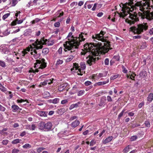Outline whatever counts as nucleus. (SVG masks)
<instances>
[{
	"label": "nucleus",
	"instance_id": "nucleus-1",
	"mask_svg": "<svg viewBox=\"0 0 153 153\" xmlns=\"http://www.w3.org/2000/svg\"><path fill=\"white\" fill-rule=\"evenodd\" d=\"M120 5L122 8V12L120 13H118V15L120 17L124 18L127 16L126 22L130 25L139 21V19L137 17L138 13L141 19V16L139 13H142L144 11L141 1L137 2L134 5L133 2L130 1L129 2L125 4L121 3Z\"/></svg>",
	"mask_w": 153,
	"mask_h": 153
},
{
	"label": "nucleus",
	"instance_id": "nucleus-2",
	"mask_svg": "<svg viewBox=\"0 0 153 153\" xmlns=\"http://www.w3.org/2000/svg\"><path fill=\"white\" fill-rule=\"evenodd\" d=\"M106 33L105 31L101 30L100 33L93 36L92 38L94 39H96L98 41H100L103 42V43L100 46L99 48L97 49H92L91 51V53L87 56L86 58V62L89 65H92L94 64L96 61L99 59V57H96L100 54H104L107 53L109 49L110 46L109 42L107 41L104 36V35Z\"/></svg>",
	"mask_w": 153,
	"mask_h": 153
},
{
	"label": "nucleus",
	"instance_id": "nucleus-3",
	"mask_svg": "<svg viewBox=\"0 0 153 153\" xmlns=\"http://www.w3.org/2000/svg\"><path fill=\"white\" fill-rule=\"evenodd\" d=\"M67 38L68 40L63 44L65 47L64 51L65 52L68 51V53L73 55L76 54L79 44V42L75 40L76 37L72 35V33L70 32Z\"/></svg>",
	"mask_w": 153,
	"mask_h": 153
},
{
	"label": "nucleus",
	"instance_id": "nucleus-4",
	"mask_svg": "<svg viewBox=\"0 0 153 153\" xmlns=\"http://www.w3.org/2000/svg\"><path fill=\"white\" fill-rule=\"evenodd\" d=\"M30 45L28 47L25 49H23L20 53H17L15 54V55L17 56V59H19V57L23 58L25 57L26 58H27L29 56L30 54L33 55V56L36 59L38 56L39 55L37 54V52L36 51L34 50H31L32 47L30 48Z\"/></svg>",
	"mask_w": 153,
	"mask_h": 153
},
{
	"label": "nucleus",
	"instance_id": "nucleus-5",
	"mask_svg": "<svg viewBox=\"0 0 153 153\" xmlns=\"http://www.w3.org/2000/svg\"><path fill=\"white\" fill-rule=\"evenodd\" d=\"M54 43L53 40L51 41H48L47 39L43 38L41 39L40 40L37 39L34 43L30 45V47H32L31 50L34 49L35 51H36V50L42 48L43 45H47L48 46H51L53 45Z\"/></svg>",
	"mask_w": 153,
	"mask_h": 153
},
{
	"label": "nucleus",
	"instance_id": "nucleus-6",
	"mask_svg": "<svg viewBox=\"0 0 153 153\" xmlns=\"http://www.w3.org/2000/svg\"><path fill=\"white\" fill-rule=\"evenodd\" d=\"M94 39L95 42L91 43L90 44L86 43L84 45V49L85 51H83L81 53L82 55H86V56L89 55L90 53H91V51L92 49H97V48H99L100 47V46H101V45L103 44L99 42H97L95 40L96 39Z\"/></svg>",
	"mask_w": 153,
	"mask_h": 153
},
{
	"label": "nucleus",
	"instance_id": "nucleus-7",
	"mask_svg": "<svg viewBox=\"0 0 153 153\" xmlns=\"http://www.w3.org/2000/svg\"><path fill=\"white\" fill-rule=\"evenodd\" d=\"M36 62L34 64V69H31L29 71V72H32L35 74L36 72H42V70L46 67V63L43 59H37Z\"/></svg>",
	"mask_w": 153,
	"mask_h": 153
},
{
	"label": "nucleus",
	"instance_id": "nucleus-8",
	"mask_svg": "<svg viewBox=\"0 0 153 153\" xmlns=\"http://www.w3.org/2000/svg\"><path fill=\"white\" fill-rule=\"evenodd\" d=\"M148 25L146 23L143 22L138 25L136 27H131L129 28L130 30L133 32L135 33L140 34L143 33L144 31L147 30Z\"/></svg>",
	"mask_w": 153,
	"mask_h": 153
},
{
	"label": "nucleus",
	"instance_id": "nucleus-9",
	"mask_svg": "<svg viewBox=\"0 0 153 153\" xmlns=\"http://www.w3.org/2000/svg\"><path fill=\"white\" fill-rule=\"evenodd\" d=\"M38 127L40 130L48 131L52 130V124L50 122H48L46 123L44 121H41L38 124Z\"/></svg>",
	"mask_w": 153,
	"mask_h": 153
},
{
	"label": "nucleus",
	"instance_id": "nucleus-10",
	"mask_svg": "<svg viewBox=\"0 0 153 153\" xmlns=\"http://www.w3.org/2000/svg\"><path fill=\"white\" fill-rule=\"evenodd\" d=\"M87 33H81L79 35V36L78 37H76V41L79 42V46L80 45V43L82 41H84L87 38Z\"/></svg>",
	"mask_w": 153,
	"mask_h": 153
},
{
	"label": "nucleus",
	"instance_id": "nucleus-11",
	"mask_svg": "<svg viewBox=\"0 0 153 153\" xmlns=\"http://www.w3.org/2000/svg\"><path fill=\"white\" fill-rule=\"evenodd\" d=\"M67 83H63L59 85L58 88V90L60 91H65L66 92L68 91L69 88Z\"/></svg>",
	"mask_w": 153,
	"mask_h": 153
},
{
	"label": "nucleus",
	"instance_id": "nucleus-12",
	"mask_svg": "<svg viewBox=\"0 0 153 153\" xmlns=\"http://www.w3.org/2000/svg\"><path fill=\"white\" fill-rule=\"evenodd\" d=\"M86 68L85 64L84 62H82L80 63V68H79V71L80 72V74H78L80 75H82L83 74V70L85 69Z\"/></svg>",
	"mask_w": 153,
	"mask_h": 153
},
{
	"label": "nucleus",
	"instance_id": "nucleus-13",
	"mask_svg": "<svg viewBox=\"0 0 153 153\" xmlns=\"http://www.w3.org/2000/svg\"><path fill=\"white\" fill-rule=\"evenodd\" d=\"M0 50L3 53L9 54V49L5 46L2 45L1 46Z\"/></svg>",
	"mask_w": 153,
	"mask_h": 153
},
{
	"label": "nucleus",
	"instance_id": "nucleus-14",
	"mask_svg": "<svg viewBox=\"0 0 153 153\" xmlns=\"http://www.w3.org/2000/svg\"><path fill=\"white\" fill-rule=\"evenodd\" d=\"M69 132L67 130L65 131H61L58 134V136L60 138L64 137L65 136H68Z\"/></svg>",
	"mask_w": 153,
	"mask_h": 153
},
{
	"label": "nucleus",
	"instance_id": "nucleus-15",
	"mask_svg": "<svg viewBox=\"0 0 153 153\" xmlns=\"http://www.w3.org/2000/svg\"><path fill=\"white\" fill-rule=\"evenodd\" d=\"M12 111L14 112H16L18 110L21 111L22 108H20L16 104H13L11 106Z\"/></svg>",
	"mask_w": 153,
	"mask_h": 153
},
{
	"label": "nucleus",
	"instance_id": "nucleus-16",
	"mask_svg": "<svg viewBox=\"0 0 153 153\" xmlns=\"http://www.w3.org/2000/svg\"><path fill=\"white\" fill-rule=\"evenodd\" d=\"M109 82V79H108L105 81L99 82L95 83L94 84L95 86H100L102 85H105L108 83Z\"/></svg>",
	"mask_w": 153,
	"mask_h": 153
},
{
	"label": "nucleus",
	"instance_id": "nucleus-17",
	"mask_svg": "<svg viewBox=\"0 0 153 153\" xmlns=\"http://www.w3.org/2000/svg\"><path fill=\"white\" fill-rule=\"evenodd\" d=\"M36 128L35 124L27 125L26 126V128L30 130H34Z\"/></svg>",
	"mask_w": 153,
	"mask_h": 153
},
{
	"label": "nucleus",
	"instance_id": "nucleus-18",
	"mask_svg": "<svg viewBox=\"0 0 153 153\" xmlns=\"http://www.w3.org/2000/svg\"><path fill=\"white\" fill-rule=\"evenodd\" d=\"M36 113L41 117H46L47 112L44 111H38Z\"/></svg>",
	"mask_w": 153,
	"mask_h": 153
},
{
	"label": "nucleus",
	"instance_id": "nucleus-19",
	"mask_svg": "<svg viewBox=\"0 0 153 153\" xmlns=\"http://www.w3.org/2000/svg\"><path fill=\"white\" fill-rule=\"evenodd\" d=\"M107 72H103L102 73L97 74L95 76L97 77H98V78H99L102 77H105L107 76Z\"/></svg>",
	"mask_w": 153,
	"mask_h": 153
},
{
	"label": "nucleus",
	"instance_id": "nucleus-20",
	"mask_svg": "<svg viewBox=\"0 0 153 153\" xmlns=\"http://www.w3.org/2000/svg\"><path fill=\"white\" fill-rule=\"evenodd\" d=\"M23 22V20H18V19L16 18L15 21H13L12 22V25H16V24H20L22 23Z\"/></svg>",
	"mask_w": 153,
	"mask_h": 153
},
{
	"label": "nucleus",
	"instance_id": "nucleus-21",
	"mask_svg": "<svg viewBox=\"0 0 153 153\" xmlns=\"http://www.w3.org/2000/svg\"><path fill=\"white\" fill-rule=\"evenodd\" d=\"M113 137L112 136L108 137L103 141L104 144H105L110 142L113 139Z\"/></svg>",
	"mask_w": 153,
	"mask_h": 153
},
{
	"label": "nucleus",
	"instance_id": "nucleus-22",
	"mask_svg": "<svg viewBox=\"0 0 153 153\" xmlns=\"http://www.w3.org/2000/svg\"><path fill=\"white\" fill-rule=\"evenodd\" d=\"M106 100V97H102L100 100L99 105L100 106H102L105 103Z\"/></svg>",
	"mask_w": 153,
	"mask_h": 153
},
{
	"label": "nucleus",
	"instance_id": "nucleus-23",
	"mask_svg": "<svg viewBox=\"0 0 153 153\" xmlns=\"http://www.w3.org/2000/svg\"><path fill=\"white\" fill-rule=\"evenodd\" d=\"M79 121L78 120H76L72 123L71 126L73 128H75L79 125Z\"/></svg>",
	"mask_w": 153,
	"mask_h": 153
},
{
	"label": "nucleus",
	"instance_id": "nucleus-24",
	"mask_svg": "<svg viewBox=\"0 0 153 153\" xmlns=\"http://www.w3.org/2000/svg\"><path fill=\"white\" fill-rule=\"evenodd\" d=\"M80 102H79L76 104H73L71 105L69 108L70 110H71L74 108H76L78 106V105L80 104Z\"/></svg>",
	"mask_w": 153,
	"mask_h": 153
},
{
	"label": "nucleus",
	"instance_id": "nucleus-25",
	"mask_svg": "<svg viewBox=\"0 0 153 153\" xmlns=\"http://www.w3.org/2000/svg\"><path fill=\"white\" fill-rule=\"evenodd\" d=\"M62 48L61 47H60L58 50L56 52L55 54L54 55V58H56L57 57V55H58V54L59 53V54H62Z\"/></svg>",
	"mask_w": 153,
	"mask_h": 153
},
{
	"label": "nucleus",
	"instance_id": "nucleus-26",
	"mask_svg": "<svg viewBox=\"0 0 153 153\" xmlns=\"http://www.w3.org/2000/svg\"><path fill=\"white\" fill-rule=\"evenodd\" d=\"M63 14V12L61 10H60L58 11L56 15L57 17H59L62 16Z\"/></svg>",
	"mask_w": 153,
	"mask_h": 153
},
{
	"label": "nucleus",
	"instance_id": "nucleus-27",
	"mask_svg": "<svg viewBox=\"0 0 153 153\" xmlns=\"http://www.w3.org/2000/svg\"><path fill=\"white\" fill-rule=\"evenodd\" d=\"M32 33V30L30 29H28L25 31L24 35L25 36L29 35Z\"/></svg>",
	"mask_w": 153,
	"mask_h": 153
},
{
	"label": "nucleus",
	"instance_id": "nucleus-28",
	"mask_svg": "<svg viewBox=\"0 0 153 153\" xmlns=\"http://www.w3.org/2000/svg\"><path fill=\"white\" fill-rule=\"evenodd\" d=\"M147 101L151 102L153 100V94L152 93H150L147 97Z\"/></svg>",
	"mask_w": 153,
	"mask_h": 153
},
{
	"label": "nucleus",
	"instance_id": "nucleus-29",
	"mask_svg": "<svg viewBox=\"0 0 153 153\" xmlns=\"http://www.w3.org/2000/svg\"><path fill=\"white\" fill-rule=\"evenodd\" d=\"M139 76L141 77H145L147 75V73L145 71H141L139 74Z\"/></svg>",
	"mask_w": 153,
	"mask_h": 153
},
{
	"label": "nucleus",
	"instance_id": "nucleus-30",
	"mask_svg": "<svg viewBox=\"0 0 153 153\" xmlns=\"http://www.w3.org/2000/svg\"><path fill=\"white\" fill-rule=\"evenodd\" d=\"M74 56L73 55H70L65 60V62H69L74 58Z\"/></svg>",
	"mask_w": 153,
	"mask_h": 153
},
{
	"label": "nucleus",
	"instance_id": "nucleus-31",
	"mask_svg": "<svg viewBox=\"0 0 153 153\" xmlns=\"http://www.w3.org/2000/svg\"><path fill=\"white\" fill-rule=\"evenodd\" d=\"M130 146L129 145H128L126 146L123 150V153H126L128 152L129 150L130 149Z\"/></svg>",
	"mask_w": 153,
	"mask_h": 153
},
{
	"label": "nucleus",
	"instance_id": "nucleus-32",
	"mask_svg": "<svg viewBox=\"0 0 153 153\" xmlns=\"http://www.w3.org/2000/svg\"><path fill=\"white\" fill-rule=\"evenodd\" d=\"M8 31L7 30L5 31L3 33L0 32V36L3 37L8 35L9 34Z\"/></svg>",
	"mask_w": 153,
	"mask_h": 153
},
{
	"label": "nucleus",
	"instance_id": "nucleus-33",
	"mask_svg": "<svg viewBox=\"0 0 153 153\" xmlns=\"http://www.w3.org/2000/svg\"><path fill=\"white\" fill-rule=\"evenodd\" d=\"M42 95L44 98H46L50 96V94L48 91H45L43 94Z\"/></svg>",
	"mask_w": 153,
	"mask_h": 153
},
{
	"label": "nucleus",
	"instance_id": "nucleus-34",
	"mask_svg": "<svg viewBox=\"0 0 153 153\" xmlns=\"http://www.w3.org/2000/svg\"><path fill=\"white\" fill-rule=\"evenodd\" d=\"M22 67H16L13 68V69L16 72L20 73L22 72Z\"/></svg>",
	"mask_w": 153,
	"mask_h": 153
},
{
	"label": "nucleus",
	"instance_id": "nucleus-35",
	"mask_svg": "<svg viewBox=\"0 0 153 153\" xmlns=\"http://www.w3.org/2000/svg\"><path fill=\"white\" fill-rule=\"evenodd\" d=\"M21 140L17 139L13 140L12 142V143L13 144H15L20 143V141H21Z\"/></svg>",
	"mask_w": 153,
	"mask_h": 153
},
{
	"label": "nucleus",
	"instance_id": "nucleus-36",
	"mask_svg": "<svg viewBox=\"0 0 153 153\" xmlns=\"http://www.w3.org/2000/svg\"><path fill=\"white\" fill-rule=\"evenodd\" d=\"M49 51V49L48 48H44L42 51V53L45 54H46L48 53Z\"/></svg>",
	"mask_w": 153,
	"mask_h": 153
},
{
	"label": "nucleus",
	"instance_id": "nucleus-37",
	"mask_svg": "<svg viewBox=\"0 0 153 153\" xmlns=\"http://www.w3.org/2000/svg\"><path fill=\"white\" fill-rule=\"evenodd\" d=\"M40 20V19L38 18H36L32 21H31V23L33 24H34L39 22Z\"/></svg>",
	"mask_w": 153,
	"mask_h": 153
},
{
	"label": "nucleus",
	"instance_id": "nucleus-38",
	"mask_svg": "<svg viewBox=\"0 0 153 153\" xmlns=\"http://www.w3.org/2000/svg\"><path fill=\"white\" fill-rule=\"evenodd\" d=\"M22 147L24 149H28V148H31V146L30 145V144L28 143H26L25 144V145H23L22 146Z\"/></svg>",
	"mask_w": 153,
	"mask_h": 153
},
{
	"label": "nucleus",
	"instance_id": "nucleus-39",
	"mask_svg": "<svg viewBox=\"0 0 153 153\" xmlns=\"http://www.w3.org/2000/svg\"><path fill=\"white\" fill-rule=\"evenodd\" d=\"M85 91L84 90H81L79 91L77 93V95L78 96L83 95L85 93Z\"/></svg>",
	"mask_w": 153,
	"mask_h": 153
},
{
	"label": "nucleus",
	"instance_id": "nucleus-40",
	"mask_svg": "<svg viewBox=\"0 0 153 153\" xmlns=\"http://www.w3.org/2000/svg\"><path fill=\"white\" fill-rule=\"evenodd\" d=\"M59 100V99L58 98H56L52 100V103L53 104H56L58 103Z\"/></svg>",
	"mask_w": 153,
	"mask_h": 153
},
{
	"label": "nucleus",
	"instance_id": "nucleus-41",
	"mask_svg": "<svg viewBox=\"0 0 153 153\" xmlns=\"http://www.w3.org/2000/svg\"><path fill=\"white\" fill-rule=\"evenodd\" d=\"M54 79H46L45 80L46 81V82L48 84H51V83H53V80Z\"/></svg>",
	"mask_w": 153,
	"mask_h": 153
},
{
	"label": "nucleus",
	"instance_id": "nucleus-42",
	"mask_svg": "<svg viewBox=\"0 0 153 153\" xmlns=\"http://www.w3.org/2000/svg\"><path fill=\"white\" fill-rule=\"evenodd\" d=\"M119 75L118 74H116L115 75H112L110 77L111 80H114L118 77Z\"/></svg>",
	"mask_w": 153,
	"mask_h": 153
},
{
	"label": "nucleus",
	"instance_id": "nucleus-43",
	"mask_svg": "<svg viewBox=\"0 0 153 153\" xmlns=\"http://www.w3.org/2000/svg\"><path fill=\"white\" fill-rule=\"evenodd\" d=\"M137 138V136L134 135L131 136L130 138V141H132L135 140Z\"/></svg>",
	"mask_w": 153,
	"mask_h": 153
},
{
	"label": "nucleus",
	"instance_id": "nucleus-44",
	"mask_svg": "<svg viewBox=\"0 0 153 153\" xmlns=\"http://www.w3.org/2000/svg\"><path fill=\"white\" fill-rule=\"evenodd\" d=\"M10 15V13H7L4 14L2 17V19L4 20H5L6 18H7Z\"/></svg>",
	"mask_w": 153,
	"mask_h": 153
},
{
	"label": "nucleus",
	"instance_id": "nucleus-45",
	"mask_svg": "<svg viewBox=\"0 0 153 153\" xmlns=\"http://www.w3.org/2000/svg\"><path fill=\"white\" fill-rule=\"evenodd\" d=\"M9 140L7 139H4L2 140V143L4 145H7L9 142Z\"/></svg>",
	"mask_w": 153,
	"mask_h": 153
},
{
	"label": "nucleus",
	"instance_id": "nucleus-46",
	"mask_svg": "<svg viewBox=\"0 0 153 153\" xmlns=\"http://www.w3.org/2000/svg\"><path fill=\"white\" fill-rule=\"evenodd\" d=\"M26 101L27 102V100H24L22 99H18L16 100V102L17 103H22L23 102Z\"/></svg>",
	"mask_w": 153,
	"mask_h": 153
},
{
	"label": "nucleus",
	"instance_id": "nucleus-47",
	"mask_svg": "<svg viewBox=\"0 0 153 153\" xmlns=\"http://www.w3.org/2000/svg\"><path fill=\"white\" fill-rule=\"evenodd\" d=\"M0 89L1 91H2L4 92H5L6 91V88L4 87L3 86L1 85L0 86Z\"/></svg>",
	"mask_w": 153,
	"mask_h": 153
},
{
	"label": "nucleus",
	"instance_id": "nucleus-48",
	"mask_svg": "<svg viewBox=\"0 0 153 153\" xmlns=\"http://www.w3.org/2000/svg\"><path fill=\"white\" fill-rule=\"evenodd\" d=\"M73 67L75 68V69H78L79 71V67L76 63H74L73 64Z\"/></svg>",
	"mask_w": 153,
	"mask_h": 153
},
{
	"label": "nucleus",
	"instance_id": "nucleus-49",
	"mask_svg": "<svg viewBox=\"0 0 153 153\" xmlns=\"http://www.w3.org/2000/svg\"><path fill=\"white\" fill-rule=\"evenodd\" d=\"M6 109L5 108L2 106L0 104V111H1L4 112L5 111Z\"/></svg>",
	"mask_w": 153,
	"mask_h": 153
},
{
	"label": "nucleus",
	"instance_id": "nucleus-50",
	"mask_svg": "<svg viewBox=\"0 0 153 153\" xmlns=\"http://www.w3.org/2000/svg\"><path fill=\"white\" fill-rule=\"evenodd\" d=\"M136 76V75L135 74H134V73H132V74H131V75H130V76L129 78L133 80H134V78L135 77V76Z\"/></svg>",
	"mask_w": 153,
	"mask_h": 153
},
{
	"label": "nucleus",
	"instance_id": "nucleus-51",
	"mask_svg": "<svg viewBox=\"0 0 153 153\" xmlns=\"http://www.w3.org/2000/svg\"><path fill=\"white\" fill-rule=\"evenodd\" d=\"M124 111L125 110L123 109L122 111L118 115V118L119 119H120L123 116Z\"/></svg>",
	"mask_w": 153,
	"mask_h": 153
},
{
	"label": "nucleus",
	"instance_id": "nucleus-52",
	"mask_svg": "<svg viewBox=\"0 0 153 153\" xmlns=\"http://www.w3.org/2000/svg\"><path fill=\"white\" fill-rule=\"evenodd\" d=\"M0 65L2 67H5L6 66V65L5 62L2 61L0 60Z\"/></svg>",
	"mask_w": 153,
	"mask_h": 153
},
{
	"label": "nucleus",
	"instance_id": "nucleus-53",
	"mask_svg": "<svg viewBox=\"0 0 153 153\" xmlns=\"http://www.w3.org/2000/svg\"><path fill=\"white\" fill-rule=\"evenodd\" d=\"M145 126L147 127H149L150 126V123L149 121H146L144 123Z\"/></svg>",
	"mask_w": 153,
	"mask_h": 153
},
{
	"label": "nucleus",
	"instance_id": "nucleus-54",
	"mask_svg": "<svg viewBox=\"0 0 153 153\" xmlns=\"http://www.w3.org/2000/svg\"><path fill=\"white\" fill-rule=\"evenodd\" d=\"M68 100L67 99H65L62 100L61 102V104H67L68 102Z\"/></svg>",
	"mask_w": 153,
	"mask_h": 153
},
{
	"label": "nucleus",
	"instance_id": "nucleus-55",
	"mask_svg": "<svg viewBox=\"0 0 153 153\" xmlns=\"http://www.w3.org/2000/svg\"><path fill=\"white\" fill-rule=\"evenodd\" d=\"M47 83L46 82L45 80H44V81L42 82H41L39 85L40 86H42V85H45L47 84Z\"/></svg>",
	"mask_w": 153,
	"mask_h": 153
},
{
	"label": "nucleus",
	"instance_id": "nucleus-56",
	"mask_svg": "<svg viewBox=\"0 0 153 153\" xmlns=\"http://www.w3.org/2000/svg\"><path fill=\"white\" fill-rule=\"evenodd\" d=\"M63 62V61L60 59L58 60L56 62V64L58 65H60L62 64Z\"/></svg>",
	"mask_w": 153,
	"mask_h": 153
},
{
	"label": "nucleus",
	"instance_id": "nucleus-57",
	"mask_svg": "<svg viewBox=\"0 0 153 153\" xmlns=\"http://www.w3.org/2000/svg\"><path fill=\"white\" fill-rule=\"evenodd\" d=\"M109 60L108 58H106L104 61V63L105 65H108L109 64Z\"/></svg>",
	"mask_w": 153,
	"mask_h": 153
},
{
	"label": "nucleus",
	"instance_id": "nucleus-58",
	"mask_svg": "<svg viewBox=\"0 0 153 153\" xmlns=\"http://www.w3.org/2000/svg\"><path fill=\"white\" fill-rule=\"evenodd\" d=\"M60 26V23L59 22H56L54 23V26L55 27H58Z\"/></svg>",
	"mask_w": 153,
	"mask_h": 153
},
{
	"label": "nucleus",
	"instance_id": "nucleus-59",
	"mask_svg": "<svg viewBox=\"0 0 153 153\" xmlns=\"http://www.w3.org/2000/svg\"><path fill=\"white\" fill-rule=\"evenodd\" d=\"M140 126V124L137 123L133 124L131 125L132 127L133 128H135Z\"/></svg>",
	"mask_w": 153,
	"mask_h": 153
},
{
	"label": "nucleus",
	"instance_id": "nucleus-60",
	"mask_svg": "<svg viewBox=\"0 0 153 153\" xmlns=\"http://www.w3.org/2000/svg\"><path fill=\"white\" fill-rule=\"evenodd\" d=\"M92 84L91 82L90 81H87L85 82V84L86 86H88L91 85Z\"/></svg>",
	"mask_w": 153,
	"mask_h": 153
},
{
	"label": "nucleus",
	"instance_id": "nucleus-61",
	"mask_svg": "<svg viewBox=\"0 0 153 153\" xmlns=\"http://www.w3.org/2000/svg\"><path fill=\"white\" fill-rule=\"evenodd\" d=\"M44 149V148L43 147H40L37 149V152H38L40 153Z\"/></svg>",
	"mask_w": 153,
	"mask_h": 153
},
{
	"label": "nucleus",
	"instance_id": "nucleus-62",
	"mask_svg": "<svg viewBox=\"0 0 153 153\" xmlns=\"http://www.w3.org/2000/svg\"><path fill=\"white\" fill-rule=\"evenodd\" d=\"M19 150L16 149H14L12 150V153H18Z\"/></svg>",
	"mask_w": 153,
	"mask_h": 153
},
{
	"label": "nucleus",
	"instance_id": "nucleus-63",
	"mask_svg": "<svg viewBox=\"0 0 153 153\" xmlns=\"http://www.w3.org/2000/svg\"><path fill=\"white\" fill-rule=\"evenodd\" d=\"M98 4L97 3H95L94 4L93 7H92V8L91 9V10L92 11H94L96 10V7L97 6V5Z\"/></svg>",
	"mask_w": 153,
	"mask_h": 153
},
{
	"label": "nucleus",
	"instance_id": "nucleus-64",
	"mask_svg": "<svg viewBox=\"0 0 153 153\" xmlns=\"http://www.w3.org/2000/svg\"><path fill=\"white\" fill-rule=\"evenodd\" d=\"M122 68L123 69V72L125 73H126L127 72V70L126 69V68L124 67V66H122Z\"/></svg>",
	"mask_w": 153,
	"mask_h": 153
}]
</instances>
